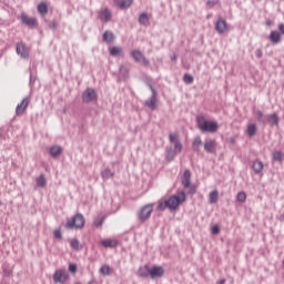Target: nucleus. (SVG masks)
<instances>
[{
    "label": "nucleus",
    "mask_w": 284,
    "mask_h": 284,
    "mask_svg": "<svg viewBox=\"0 0 284 284\" xmlns=\"http://www.w3.org/2000/svg\"><path fill=\"white\" fill-rule=\"evenodd\" d=\"M112 272V268L110 267V265H102L100 268V274H102V276H110Z\"/></svg>",
    "instance_id": "obj_33"
},
{
    "label": "nucleus",
    "mask_w": 284,
    "mask_h": 284,
    "mask_svg": "<svg viewBox=\"0 0 284 284\" xmlns=\"http://www.w3.org/2000/svg\"><path fill=\"white\" fill-rule=\"evenodd\" d=\"M101 245H103V247H116V245H119V242L106 239L101 242Z\"/></svg>",
    "instance_id": "obj_27"
},
{
    "label": "nucleus",
    "mask_w": 284,
    "mask_h": 284,
    "mask_svg": "<svg viewBox=\"0 0 284 284\" xmlns=\"http://www.w3.org/2000/svg\"><path fill=\"white\" fill-rule=\"evenodd\" d=\"M68 278H70V274H68V271L65 270H57L53 274L54 283L65 284V281H68Z\"/></svg>",
    "instance_id": "obj_7"
},
{
    "label": "nucleus",
    "mask_w": 284,
    "mask_h": 284,
    "mask_svg": "<svg viewBox=\"0 0 284 284\" xmlns=\"http://www.w3.org/2000/svg\"><path fill=\"white\" fill-rule=\"evenodd\" d=\"M49 28H50L51 30H57V28H58L57 21H51V22L49 23Z\"/></svg>",
    "instance_id": "obj_50"
},
{
    "label": "nucleus",
    "mask_w": 284,
    "mask_h": 284,
    "mask_svg": "<svg viewBox=\"0 0 284 284\" xmlns=\"http://www.w3.org/2000/svg\"><path fill=\"white\" fill-rule=\"evenodd\" d=\"M256 116L260 123H267V115L263 114L262 111H256Z\"/></svg>",
    "instance_id": "obj_37"
},
{
    "label": "nucleus",
    "mask_w": 284,
    "mask_h": 284,
    "mask_svg": "<svg viewBox=\"0 0 284 284\" xmlns=\"http://www.w3.org/2000/svg\"><path fill=\"white\" fill-rule=\"evenodd\" d=\"M217 284H225V280H220Z\"/></svg>",
    "instance_id": "obj_56"
},
{
    "label": "nucleus",
    "mask_w": 284,
    "mask_h": 284,
    "mask_svg": "<svg viewBox=\"0 0 284 284\" xmlns=\"http://www.w3.org/2000/svg\"><path fill=\"white\" fill-rule=\"evenodd\" d=\"M83 230L85 227V217L83 214L78 213L73 216L72 221L65 223L67 230Z\"/></svg>",
    "instance_id": "obj_2"
},
{
    "label": "nucleus",
    "mask_w": 284,
    "mask_h": 284,
    "mask_svg": "<svg viewBox=\"0 0 284 284\" xmlns=\"http://www.w3.org/2000/svg\"><path fill=\"white\" fill-rule=\"evenodd\" d=\"M165 274V268H163V266H153L151 267V278H162V276H164Z\"/></svg>",
    "instance_id": "obj_13"
},
{
    "label": "nucleus",
    "mask_w": 284,
    "mask_h": 284,
    "mask_svg": "<svg viewBox=\"0 0 284 284\" xmlns=\"http://www.w3.org/2000/svg\"><path fill=\"white\" fill-rule=\"evenodd\" d=\"M20 20L28 28H39V21H37V18H30V17H28V14L21 13Z\"/></svg>",
    "instance_id": "obj_8"
},
{
    "label": "nucleus",
    "mask_w": 284,
    "mask_h": 284,
    "mask_svg": "<svg viewBox=\"0 0 284 284\" xmlns=\"http://www.w3.org/2000/svg\"><path fill=\"white\" fill-rule=\"evenodd\" d=\"M130 70H128V67L121 65L120 67V73H122L124 77H128Z\"/></svg>",
    "instance_id": "obj_46"
},
{
    "label": "nucleus",
    "mask_w": 284,
    "mask_h": 284,
    "mask_svg": "<svg viewBox=\"0 0 284 284\" xmlns=\"http://www.w3.org/2000/svg\"><path fill=\"white\" fill-rule=\"evenodd\" d=\"M70 245L73 250H77V251L81 250V243L77 239L71 240Z\"/></svg>",
    "instance_id": "obj_41"
},
{
    "label": "nucleus",
    "mask_w": 284,
    "mask_h": 284,
    "mask_svg": "<svg viewBox=\"0 0 284 284\" xmlns=\"http://www.w3.org/2000/svg\"><path fill=\"white\" fill-rule=\"evenodd\" d=\"M62 152H63V148H61V145H54V146H51L50 149V154L53 159H57V156L61 155Z\"/></svg>",
    "instance_id": "obj_22"
},
{
    "label": "nucleus",
    "mask_w": 284,
    "mask_h": 284,
    "mask_svg": "<svg viewBox=\"0 0 284 284\" xmlns=\"http://www.w3.org/2000/svg\"><path fill=\"white\" fill-rule=\"evenodd\" d=\"M196 123L197 128L201 132H210L211 134H214L215 132H219V123L216 122H210L205 120V116L197 115L196 116Z\"/></svg>",
    "instance_id": "obj_1"
},
{
    "label": "nucleus",
    "mask_w": 284,
    "mask_h": 284,
    "mask_svg": "<svg viewBox=\"0 0 284 284\" xmlns=\"http://www.w3.org/2000/svg\"><path fill=\"white\" fill-rule=\"evenodd\" d=\"M204 150L207 154H214L216 152V140L206 139L204 141Z\"/></svg>",
    "instance_id": "obj_12"
},
{
    "label": "nucleus",
    "mask_w": 284,
    "mask_h": 284,
    "mask_svg": "<svg viewBox=\"0 0 284 284\" xmlns=\"http://www.w3.org/2000/svg\"><path fill=\"white\" fill-rule=\"evenodd\" d=\"M105 221V215H99L94 222H93V225L95 227H101V225H103V222Z\"/></svg>",
    "instance_id": "obj_34"
},
{
    "label": "nucleus",
    "mask_w": 284,
    "mask_h": 284,
    "mask_svg": "<svg viewBox=\"0 0 284 284\" xmlns=\"http://www.w3.org/2000/svg\"><path fill=\"white\" fill-rule=\"evenodd\" d=\"M131 57L135 61V63L142 61L143 65H150V60H148V58L143 55V52H141V50H133L131 52Z\"/></svg>",
    "instance_id": "obj_9"
},
{
    "label": "nucleus",
    "mask_w": 284,
    "mask_h": 284,
    "mask_svg": "<svg viewBox=\"0 0 284 284\" xmlns=\"http://www.w3.org/2000/svg\"><path fill=\"white\" fill-rule=\"evenodd\" d=\"M187 201V194L184 191H181L178 195H172L166 203L169 204V210H176L181 203Z\"/></svg>",
    "instance_id": "obj_3"
},
{
    "label": "nucleus",
    "mask_w": 284,
    "mask_h": 284,
    "mask_svg": "<svg viewBox=\"0 0 284 284\" xmlns=\"http://www.w3.org/2000/svg\"><path fill=\"white\" fill-rule=\"evenodd\" d=\"M183 81L186 83V85H191V83H194V77H192V74L185 73L183 75Z\"/></svg>",
    "instance_id": "obj_36"
},
{
    "label": "nucleus",
    "mask_w": 284,
    "mask_h": 284,
    "mask_svg": "<svg viewBox=\"0 0 284 284\" xmlns=\"http://www.w3.org/2000/svg\"><path fill=\"white\" fill-rule=\"evenodd\" d=\"M148 21H150V18L148 17V13H142L139 17V23L141 26H145V23H148Z\"/></svg>",
    "instance_id": "obj_38"
},
{
    "label": "nucleus",
    "mask_w": 284,
    "mask_h": 284,
    "mask_svg": "<svg viewBox=\"0 0 284 284\" xmlns=\"http://www.w3.org/2000/svg\"><path fill=\"white\" fill-rule=\"evenodd\" d=\"M53 236L54 239H58L59 241H61V239H63V235L61 234V229H58L53 232Z\"/></svg>",
    "instance_id": "obj_45"
},
{
    "label": "nucleus",
    "mask_w": 284,
    "mask_h": 284,
    "mask_svg": "<svg viewBox=\"0 0 284 284\" xmlns=\"http://www.w3.org/2000/svg\"><path fill=\"white\" fill-rule=\"evenodd\" d=\"M247 135L250 139H252V136H256V125L254 123L247 125Z\"/></svg>",
    "instance_id": "obj_32"
},
{
    "label": "nucleus",
    "mask_w": 284,
    "mask_h": 284,
    "mask_svg": "<svg viewBox=\"0 0 284 284\" xmlns=\"http://www.w3.org/2000/svg\"><path fill=\"white\" fill-rule=\"evenodd\" d=\"M102 40L104 41V43H113L114 33L112 31H105L102 36Z\"/></svg>",
    "instance_id": "obj_24"
},
{
    "label": "nucleus",
    "mask_w": 284,
    "mask_h": 284,
    "mask_svg": "<svg viewBox=\"0 0 284 284\" xmlns=\"http://www.w3.org/2000/svg\"><path fill=\"white\" fill-rule=\"evenodd\" d=\"M115 6L120 8V10H126V8H130L134 0H113Z\"/></svg>",
    "instance_id": "obj_17"
},
{
    "label": "nucleus",
    "mask_w": 284,
    "mask_h": 284,
    "mask_svg": "<svg viewBox=\"0 0 284 284\" xmlns=\"http://www.w3.org/2000/svg\"><path fill=\"white\" fill-rule=\"evenodd\" d=\"M272 159L277 163H283V153L281 151H275L272 153Z\"/></svg>",
    "instance_id": "obj_30"
},
{
    "label": "nucleus",
    "mask_w": 284,
    "mask_h": 284,
    "mask_svg": "<svg viewBox=\"0 0 284 284\" xmlns=\"http://www.w3.org/2000/svg\"><path fill=\"white\" fill-rule=\"evenodd\" d=\"M38 12H40L42 17H45V14H48V4H45V2L38 4Z\"/></svg>",
    "instance_id": "obj_31"
},
{
    "label": "nucleus",
    "mask_w": 284,
    "mask_h": 284,
    "mask_svg": "<svg viewBox=\"0 0 284 284\" xmlns=\"http://www.w3.org/2000/svg\"><path fill=\"white\" fill-rule=\"evenodd\" d=\"M190 193H191V194H196V187H195V186H191Z\"/></svg>",
    "instance_id": "obj_54"
},
{
    "label": "nucleus",
    "mask_w": 284,
    "mask_h": 284,
    "mask_svg": "<svg viewBox=\"0 0 284 284\" xmlns=\"http://www.w3.org/2000/svg\"><path fill=\"white\" fill-rule=\"evenodd\" d=\"M111 57H121L123 54V49L121 47H113L110 49Z\"/></svg>",
    "instance_id": "obj_28"
},
{
    "label": "nucleus",
    "mask_w": 284,
    "mask_h": 284,
    "mask_svg": "<svg viewBox=\"0 0 284 284\" xmlns=\"http://www.w3.org/2000/svg\"><path fill=\"white\" fill-rule=\"evenodd\" d=\"M182 185L185 189L192 185V172L190 171V169H186L182 175Z\"/></svg>",
    "instance_id": "obj_14"
},
{
    "label": "nucleus",
    "mask_w": 284,
    "mask_h": 284,
    "mask_svg": "<svg viewBox=\"0 0 284 284\" xmlns=\"http://www.w3.org/2000/svg\"><path fill=\"white\" fill-rule=\"evenodd\" d=\"M2 272H3V276H12V270L10 268H2Z\"/></svg>",
    "instance_id": "obj_47"
},
{
    "label": "nucleus",
    "mask_w": 284,
    "mask_h": 284,
    "mask_svg": "<svg viewBox=\"0 0 284 284\" xmlns=\"http://www.w3.org/2000/svg\"><path fill=\"white\" fill-rule=\"evenodd\" d=\"M99 99V95L97 94V91L92 88H87L82 92V103H92Z\"/></svg>",
    "instance_id": "obj_6"
},
{
    "label": "nucleus",
    "mask_w": 284,
    "mask_h": 284,
    "mask_svg": "<svg viewBox=\"0 0 284 284\" xmlns=\"http://www.w3.org/2000/svg\"><path fill=\"white\" fill-rule=\"evenodd\" d=\"M270 41L272 43H281V33L278 31H271Z\"/></svg>",
    "instance_id": "obj_25"
},
{
    "label": "nucleus",
    "mask_w": 284,
    "mask_h": 284,
    "mask_svg": "<svg viewBox=\"0 0 284 284\" xmlns=\"http://www.w3.org/2000/svg\"><path fill=\"white\" fill-rule=\"evenodd\" d=\"M236 199L240 203H245V201H247V194H245V192H240L237 193Z\"/></svg>",
    "instance_id": "obj_40"
},
{
    "label": "nucleus",
    "mask_w": 284,
    "mask_h": 284,
    "mask_svg": "<svg viewBox=\"0 0 284 284\" xmlns=\"http://www.w3.org/2000/svg\"><path fill=\"white\" fill-rule=\"evenodd\" d=\"M171 61L176 62V54H173V55L171 57Z\"/></svg>",
    "instance_id": "obj_55"
},
{
    "label": "nucleus",
    "mask_w": 284,
    "mask_h": 284,
    "mask_svg": "<svg viewBox=\"0 0 284 284\" xmlns=\"http://www.w3.org/2000/svg\"><path fill=\"white\" fill-rule=\"evenodd\" d=\"M28 105H30V98H24L21 103H19L16 108V114L17 116L23 115V112L28 110Z\"/></svg>",
    "instance_id": "obj_11"
},
{
    "label": "nucleus",
    "mask_w": 284,
    "mask_h": 284,
    "mask_svg": "<svg viewBox=\"0 0 284 284\" xmlns=\"http://www.w3.org/2000/svg\"><path fill=\"white\" fill-rule=\"evenodd\" d=\"M215 30L219 34L225 33V30H227V22L223 19L217 20L215 23Z\"/></svg>",
    "instance_id": "obj_16"
},
{
    "label": "nucleus",
    "mask_w": 284,
    "mask_h": 284,
    "mask_svg": "<svg viewBox=\"0 0 284 284\" xmlns=\"http://www.w3.org/2000/svg\"><path fill=\"white\" fill-rule=\"evenodd\" d=\"M88 284H94V281H90Z\"/></svg>",
    "instance_id": "obj_58"
},
{
    "label": "nucleus",
    "mask_w": 284,
    "mask_h": 284,
    "mask_svg": "<svg viewBox=\"0 0 284 284\" xmlns=\"http://www.w3.org/2000/svg\"><path fill=\"white\" fill-rule=\"evenodd\" d=\"M212 234H221V226L219 224H215L211 227Z\"/></svg>",
    "instance_id": "obj_43"
},
{
    "label": "nucleus",
    "mask_w": 284,
    "mask_h": 284,
    "mask_svg": "<svg viewBox=\"0 0 284 284\" xmlns=\"http://www.w3.org/2000/svg\"><path fill=\"white\" fill-rule=\"evenodd\" d=\"M169 141H170V143H176V141H179V135L174 134V133H170Z\"/></svg>",
    "instance_id": "obj_44"
},
{
    "label": "nucleus",
    "mask_w": 284,
    "mask_h": 284,
    "mask_svg": "<svg viewBox=\"0 0 284 284\" xmlns=\"http://www.w3.org/2000/svg\"><path fill=\"white\" fill-rule=\"evenodd\" d=\"M146 85H149L152 95L149 100L144 102V105H146L149 110L154 111L156 110V105L159 103V93L156 92V89H154V84H152V82H148Z\"/></svg>",
    "instance_id": "obj_4"
},
{
    "label": "nucleus",
    "mask_w": 284,
    "mask_h": 284,
    "mask_svg": "<svg viewBox=\"0 0 284 284\" xmlns=\"http://www.w3.org/2000/svg\"><path fill=\"white\" fill-rule=\"evenodd\" d=\"M280 121H281V118H278V114L272 113V114L267 115L266 123H270L271 126H273V125L277 126Z\"/></svg>",
    "instance_id": "obj_19"
},
{
    "label": "nucleus",
    "mask_w": 284,
    "mask_h": 284,
    "mask_svg": "<svg viewBox=\"0 0 284 284\" xmlns=\"http://www.w3.org/2000/svg\"><path fill=\"white\" fill-rule=\"evenodd\" d=\"M3 136V130L0 129V139Z\"/></svg>",
    "instance_id": "obj_57"
},
{
    "label": "nucleus",
    "mask_w": 284,
    "mask_h": 284,
    "mask_svg": "<svg viewBox=\"0 0 284 284\" xmlns=\"http://www.w3.org/2000/svg\"><path fill=\"white\" fill-rule=\"evenodd\" d=\"M255 55L257 59H263V51L261 49H256Z\"/></svg>",
    "instance_id": "obj_49"
},
{
    "label": "nucleus",
    "mask_w": 284,
    "mask_h": 284,
    "mask_svg": "<svg viewBox=\"0 0 284 284\" xmlns=\"http://www.w3.org/2000/svg\"><path fill=\"white\" fill-rule=\"evenodd\" d=\"M219 202V191L214 190L210 193V203Z\"/></svg>",
    "instance_id": "obj_35"
},
{
    "label": "nucleus",
    "mask_w": 284,
    "mask_h": 284,
    "mask_svg": "<svg viewBox=\"0 0 284 284\" xmlns=\"http://www.w3.org/2000/svg\"><path fill=\"white\" fill-rule=\"evenodd\" d=\"M252 168H253V171L255 172V174H261L263 172V168H264L263 161L255 160L253 162Z\"/></svg>",
    "instance_id": "obj_20"
},
{
    "label": "nucleus",
    "mask_w": 284,
    "mask_h": 284,
    "mask_svg": "<svg viewBox=\"0 0 284 284\" xmlns=\"http://www.w3.org/2000/svg\"><path fill=\"white\" fill-rule=\"evenodd\" d=\"M201 145H203V141L201 140V136L197 135V136H195V139L192 142L193 152H200L199 148H201Z\"/></svg>",
    "instance_id": "obj_21"
},
{
    "label": "nucleus",
    "mask_w": 284,
    "mask_h": 284,
    "mask_svg": "<svg viewBox=\"0 0 284 284\" xmlns=\"http://www.w3.org/2000/svg\"><path fill=\"white\" fill-rule=\"evenodd\" d=\"M38 187H45L48 181L45 180V175L41 174L37 178V181H36Z\"/></svg>",
    "instance_id": "obj_29"
},
{
    "label": "nucleus",
    "mask_w": 284,
    "mask_h": 284,
    "mask_svg": "<svg viewBox=\"0 0 284 284\" xmlns=\"http://www.w3.org/2000/svg\"><path fill=\"white\" fill-rule=\"evenodd\" d=\"M173 150L178 154H181V152H183V144L181 143V141H175Z\"/></svg>",
    "instance_id": "obj_39"
},
{
    "label": "nucleus",
    "mask_w": 284,
    "mask_h": 284,
    "mask_svg": "<svg viewBox=\"0 0 284 284\" xmlns=\"http://www.w3.org/2000/svg\"><path fill=\"white\" fill-rule=\"evenodd\" d=\"M16 52L21 55L22 59H28L30 57V49H28L23 42L17 43Z\"/></svg>",
    "instance_id": "obj_10"
},
{
    "label": "nucleus",
    "mask_w": 284,
    "mask_h": 284,
    "mask_svg": "<svg viewBox=\"0 0 284 284\" xmlns=\"http://www.w3.org/2000/svg\"><path fill=\"white\" fill-rule=\"evenodd\" d=\"M75 284H81V283L78 282V283H75Z\"/></svg>",
    "instance_id": "obj_59"
},
{
    "label": "nucleus",
    "mask_w": 284,
    "mask_h": 284,
    "mask_svg": "<svg viewBox=\"0 0 284 284\" xmlns=\"http://www.w3.org/2000/svg\"><path fill=\"white\" fill-rule=\"evenodd\" d=\"M36 82H37V77H33V75L31 74V75H30L29 85H34Z\"/></svg>",
    "instance_id": "obj_52"
},
{
    "label": "nucleus",
    "mask_w": 284,
    "mask_h": 284,
    "mask_svg": "<svg viewBox=\"0 0 284 284\" xmlns=\"http://www.w3.org/2000/svg\"><path fill=\"white\" fill-rule=\"evenodd\" d=\"M69 272H71L72 274H77V264H70Z\"/></svg>",
    "instance_id": "obj_48"
},
{
    "label": "nucleus",
    "mask_w": 284,
    "mask_h": 284,
    "mask_svg": "<svg viewBox=\"0 0 284 284\" xmlns=\"http://www.w3.org/2000/svg\"><path fill=\"white\" fill-rule=\"evenodd\" d=\"M151 270L150 265L145 264L144 266H140L138 270V276L140 278H148V276H151Z\"/></svg>",
    "instance_id": "obj_15"
},
{
    "label": "nucleus",
    "mask_w": 284,
    "mask_h": 284,
    "mask_svg": "<svg viewBox=\"0 0 284 284\" xmlns=\"http://www.w3.org/2000/svg\"><path fill=\"white\" fill-rule=\"evenodd\" d=\"M169 207V204H168V200L166 201H162V202H159V205L156 207V210L159 212H164V210Z\"/></svg>",
    "instance_id": "obj_42"
},
{
    "label": "nucleus",
    "mask_w": 284,
    "mask_h": 284,
    "mask_svg": "<svg viewBox=\"0 0 284 284\" xmlns=\"http://www.w3.org/2000/svg\"><path fill=\"white\" fill-rule=\"evenodd\" d=\"M100 20L108 23V21H112V12L109 9H103L100 11Z\"/></svg>",
    "instance_id": "obj_18"
},
{
    "label": "nucleus",
    "mask_w": 284,
    "mask_h": 284,
    "mask_svg": "<svg viewBox=\"0 0 284 284\" xmlns=\"http://www.w3.org/2000/svg\"><path fill=\"white\" fill-rule=\"evenodd\" d=\"M101 176L103 181H108L109 179H113L114 171H111L110 168H106L102 171Z\"/></svg>",
    "instance_id": "obj_26"
},
{
    "label": "nucleus",
    "mask_w": 284,
    "mask_h": 284,
    "mask_svg": "<svg viewBox=\"0 0 284 284\" xmlns=\"http://www.w3.org/2000/svg\"><path fill=\"white\" fill-rule=\"evenodd\" d=\"M175 158L176 151L172 148L166 149L165 160L168 161V163H172V161H174Z\"/></svg>",
    "instance_id": "obj_23"
},
{
    "label": "nucleus",
    "mask_w": 284,
    "mask_h": 284,
    "mask_svg": "<svg viewBox=\"0 0 284 284\" xmlns=\"http://www.w3.org/2000/svg\"><path fill=\"white\" fill-rule=\"evenodd\" d=\"M277 28H278L281 34H284V23H280Z\"/></svg>",
    "instance_id": "obj_53"
},
{
    "label": "nucleus",
    "mask_w": 284,
    "mask_h": 284,
    "mask_svg": "<svg viewBox=\"0 0 284 284\" xmlns=\"http://www.w3.org/2000/svg\"><path fill=\"white\" fill-rule=\"evenodd\" d=\"M206 6L207 8H214V6H216V2L214 0H207Z\"/></svg>",
    "instance_id": "obj_51"
},
{
    "label": "nucleus",
    "mask_w": 284,
    "mask_h": 284,
    "mask_svg": "<svg viewBox=\"0 0 284 284\" xmlns=\"http://www.w3.org/2000/svg\"><path fill=\"white\" fill-rule=\"evenodd\" d=\"M152 212H154V204H145L138 211V219L141 223H145V221L150 220L152 216Z\"/></svg>",
    "instance_id": "obj_5"
}]
</instances>
